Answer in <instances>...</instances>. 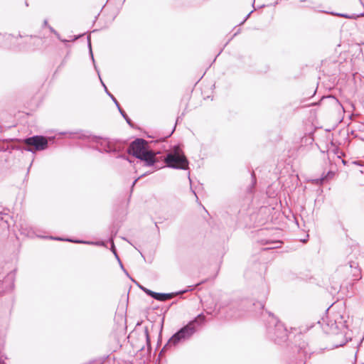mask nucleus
I'll list each match as a JSON object with an SVG mask.
<instances>
[{"label": "nucleus", "mask_w": 364, "mask_h": 364, "mask_svg": "<svg viewBox=\"0 0 364 364\" xmlns=\"http://www.w3.org/2000/svg\"><path fill=\"white\" fill-rule=\"evenodd\" d=\"M139 288H140L143 291H144L146 294V291H147L146 290H149L148 289H146V288H145V287H142V286H141V285H139Z\"/></svg>", "instance_id": "obj_14"}, {"label": "nucleus", "mask_w": 364, "mask_h": 364, "mask_svg": "<svg viewBox=\"0 0 364 364\" xmlns=\"http://www.w3.org/2000/svg\"><path fill=\"white\" fill-rule=\"evenodd\" d=\"M146 291L147 295L151 296L154 299L161 301H164L171 299L174 296V294L156 293L151 290Z\"/></svg>", "instance_id": "obj_5"}, {"label": "nucleus", "mask_w": 364, "mask_h": 364, "mask_svg": "<svg viewBox=\"0 0 364 364\" xmlns=\"http://www.w3.org/2000/svg\"><path fill=\"white\" fill-rule=\"evenodd\" d=\"M136 181H137V179L134 180V181L133 182V186L136 183Z\"/></svg>", "instance_id": "obj_19"}, {"label": "nucleus", "mask_w": 364, "mask_h": 364, "mask_svg": "<svg viewBox=\"0 0 364 364\" xmlns=\"http://www.w3.org/2000/svg\"><path fill=\"white\" fill-rule=\"evenodd\" d=\"M98 140L100 141L101 146H104V144L107 145L108 144V142L106 140H105V139L102 140V139H96L97 141H98Z\"/></svg>", "instance_id": "obj_12"}, {"label": "nucleus", "mask_w": 364, "mask_h": 364, "mask_svg": "<svg viewBox=\"0 0 364 364\" xmlns=\"http://www.w3.org/2000/svg\"><path fill=\"white\" fill-rule=\"evenodd\" d=\"M338 16H343V17H345V18H355L356 16H348V15H346V14H337Z\"/></svg>", "instance_id": "obj_10"}, {"label": "nucleus", "mask_w": 364, "mask_h": 364, "mask_svg": "<svg viewBox=\"0 0 364 364\" xmlns=\"http://www.w3.org/2000/svg\"><path fill=\"white\" fill-rule=\"evenodd\" d=\"M164 161L169 168L182 170L188 168V161L179 146H176L173 151L168 153Z\"/></svg>", "instance_id": "obj_3"}, {"label": "nucleus", "mask_w": 364, "mask_h": 364, "mask_svg": "<svg viewBox=\"0 0 364 364\" xmlns=\"http://www.w3.org/2000/svg\"><path fill=\"white\" fill-rule=\"evenodd\" d=\"M107 93L114 100V103L116 104L117 107H118V109H119L120 113L122 114V115L124 117V119L127 120V122L129 124H130L129 119L127 117V115L125 114L124 112L119 107V105L117 102V101L116 100V99L113 97L112 95H111V92H107Z\"/></svg>", "instance_id": "obj_7"}, {"label": "nucleus", "mask_w": 364, "mask_h": 364, "mask_svg": "<svg viewBox=\"0 0 364 364\" xmlns=\"http://www.w3.org/2000/svg\"><path fill=\"white\" fill-rule=\"evenodd\" d=\"M95 244L98 245H104V243L102 242H96Z\"/></svg>", "instance_id": "obj_17"}, {"label": "nucleus", "mask_w": 364, "mask_h": 364, "mask_svg": "<svg viewBox=\"0 0 364 364\" xmlns=\"http://www.w3.org/2000/svg\"><path fill=\"white\" fill-rule=\"evenodd\" d=\"M250 14H251V13H250L249 14H247V18H248V17L250 16Z\"/></svg>", "instance_id": "obj_20"}, {"label": "nucleus", "mask_w": 364, "mask_h": 364, "mask_svg": "<svg viewBox=\"0 0 364 364\" xmlns=\"http://www.w3.org/2000/svg\"><path fill=\"white\" fill-rule=\"evenodd\" d=\"M100 149H101V150H104L105 151H107V152L110 151V149H106V148H105V147H102V148H100Z\"/></svg>", "instance_id": "obj_15"}, {"label": "nucleus", "mask_w": 364, "mask_h": 364, "mask_svg": "<svg viewBox=\"0 0 364 364\" xmlns=\"http://www.w3.org/2000/svg\"><path fill=\"white\" fill-rule=\"evenodd\" d=\"M205 317L199 314L194 320L190 321L186 326L176 333L167 343L168 346H176L180 341L189 338L196 331V324L200 326L205 322Z\"/></svg>", "instance_id": "obj_1"}, {"label": "nucleus", "mask_w": 364, "mask_h": 364, "mask_svg": "<svg viewBox=\"0 0 364 364\" xmlns=\"http://www.w3.org/2000/svg\"><path fill=\"white\" fill-rule=\"evenodd\" d=\"M54 240H63V238H60V237H55Z\"/></svg>", "instance_id": "obj_16"}, {"label": "nucleus", "mask_w": 364, "mask_h": 364, "mask_svg": "<svg viewBox=\"0 0 364 364\" xmlns=\"http://www.w3.org/2000/svg\"><path fill=\"white\" fill-rule=\"evenodd\" d=\"M49 30L53 33L58 38H60L59 34L52 27L49 26Z\"/></svg>", "instance_id": "obj_11"}, {"label": "nucleus", "mask_w": 364, "mask_h": 364, "mask_svg": "<svg viewBox=\"0 0 364 364\" xmlns=\"http://www.w3.org/2000/svg\"><path fill=\"white\" fill-rule=\"evenodd\" d=\"M343 344H344V343L337 344V345H336V347H338V346H342Z\"/></svg>", "instance_id": "obj_18"}, {"label": "nucleus", "mask_w": 364, "mask_h": 364, "mask_svg": "<svg viewBox=\"0 0 364 364\" xmlns=\"http://www.w3.org/2000/svg\"><path fill=\"white\" fill-rule=\"evenodd\" d=\"M25 143L28 146H34L35 150H44L48 146L46 138L42 136H34L25 139Z\"/></svg>", "instance_id": "obj_4"}, {"label": "nucleus", "mask_w": 364, "mask_h": 364, "mask_svg": "<svg viewBox=\"0 0 364 364\" xmlns=\"http://www.w3.org/2000/svg\"><path fill=\"white\" fill-rule=\"evenodd\" d=\"M111 250L112 252H113V254L114 255L116 259L118 260L119 264H120V267H122V269H124V267H123V265L119 259V256L117 255V252H116V250H115V247H114V242L113 240H112V246H111Z\"/></svg>", "instance_id": "obj_8"}, {"label": "nucleus", "mask_w": 364, "mask_h": 364, "mask_svg": "<svg viewBox=\"0 0 364 364\" xmlns=\"http://www.w3.org/2000/svg\"><path fill=\"white\" fill-rule=\"evenodd\" d=\"M146 141L142 139H137L134 141L129 148V153L132 154L133 156L145 161L146 166H152L155 163V155L154 154L147 150Z\"/></svg>", "instance_id": "obj_2"}, {"label": "nucleus", "mask_w": 364, "mask_h": 364, "mask_svg": "<svg viewBox=\"0 0 364 364\" xmlns=\"http://www.w3.org/2000/svg\"><path fill=\"white\" fill-rule=\"evenodd\" d=\"M67 241H70V242H75V243H86V244H92V242H85V241H82V240H66Z\"/></svg>", "instance_id": "obj_9"}, {"label": "nucleus", "mask_w": 364, "mask_h": 364, "mask_svg": "<svg viewBox=\"0 0 364 364\" xmlns=\"http://www.w3.org/2000/svg\"><path fill=\"white\" fill-rule=\"evenodd\" d=\"M276 333L277 337L276 340L279 342L282 341H285L287 338V330L284 328L283 325L281 323H277L276 325Z\"/></svg>", "instance_id": "obj_6"}, {"label": "nucleus", "mask_w": 364, "mask_h": 364, "mask_svg": "<svg viewBox=\"0 0 364 364\" xmlns=\"http://www.w3.org/2000/svg\"><path fill=\"white\" fill-rule=\"evenodd\" d=\"M139 288H140L143 291H144L146 294V291H147L146 290H149L148 289H146V288H145V287H142V286H141V285H139Z\"/></svg>", "instance_id": "obj_13"}]
</instances>
